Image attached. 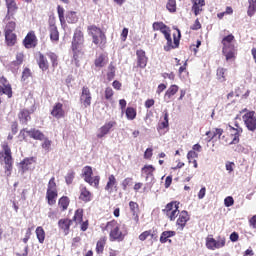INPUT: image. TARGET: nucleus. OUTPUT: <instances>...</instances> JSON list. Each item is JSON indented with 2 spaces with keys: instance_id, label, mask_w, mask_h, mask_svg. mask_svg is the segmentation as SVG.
Returning <instances> with one entry per match:
<instances>
[{
  "instance_id": "1",
  "label": "nucleus",
  "mask_w": 256,
  "mask_h": 256,
  "mask_svg": "<svg viewBox=\"0 0 256 256\" xmlns=\"http://www.w3.org/2000/svg\"><path fill=\"white\" fill-rule=\"evenodd\" d=\"M71 49L73 53V61L76 67H79V61L85 56V35L81 30H75Z\"/></svg>"
},
{
  "instance_id": "2",
  "label": "nucleus",
  "mask_w": 256,
  "mask_h": 256,
  "mask_svg": "<svg viewBox=\"0 0 256 256\" xmlns=\"http://www.w3.org/2000/svg\"><path fill=\"white\" fill-rule=\"evenodd\" d=\"M104 231L109 232V239L112 242L117 241L121 243V241H125V237H127V231H121V223L115 219L106 223Z\"/></svg>"
},
{
  "instance_id": "3",
  "label": "nucleus",
  "mask_w": 256,
  "mask_h": 256,
  "mask_svg": "<svg viewBox=\"0 0 256 256\" xmlns=\"http://www.w3.org/2000/svg\"><path fill=\"white\" fill-rule=\"evenodd\" d=\"M87 33L92 38V43L100 47V49H105L107 45V35L103 32L99 26L92 24L87 26Z\"/></svg>"
},
{
  "instance_id": "4",
  "label": "nucleus",
  "mask_w": 256,
  "mask_h": 256,
  "mask_svg": "<svg viewBox=\"0 0 256 256\" xmlns=\"http://www.w3.org/2000/svg\"><path fill=\"white\" fill-rule=\"evenodd\" d=\"M0 159L4 162L5 173L7 177H11L13 171V154L9 143L4 142L2 145V152H0Z\"/></svg>"
},
{
  "instance_id": "5",
  "label": "nucleus",
  "mask_w": 256,
  "mask_h": 256,
  "mask_svg": "<svg viewBox=\"0 0 256 256\" xmlns=\"http://www.w3.org/2000/svg\"><path fill=\"white\" fill-rule=\"evenodd\" d=\"M57 197H59L57 182H55V177H52L48 182L46 190V201L50 207H53L57 203Z\"/></svg>"
},
{
  "instance_id": "6",
  "label": "nucleus",
  "mask_w": 256,
  "mask_h": 256,
  "mask_svg": "<svg viewBox=\"0 0 256 256\" xmlns=\"http://www.w3.org/2000/svg\"><path fill=\"white\" fill-rule=\"evenodd\" d=\"M179 205H181V202L179 201H171L168 204L165 205V207L162 209L163 215L169 219V221H175L177 217H179Z\"/></svg>"
},
{
  "instance_id": "7",
  "label": "nucleus",
  "mask_w": 256,
  "mask_h": 256,
  "mask_svg": "<svg viewBox=\"0 0 256 256\" xmlns=\"http://www.w3.org/2000/svg\"><path fill=\"white\" fill-rule=\"evenodd\" d=\"M164 37L167 41L164 46V51H171V49H177V47H179L181 41V32L179 30L177 31V34H173V39L171 38V31L166 32Z\"/></svg>"
},
{
  "instance_id": "8",
  "label": "nucleus",
  "mask_w": 256,
  "mask_h": 256,
  "mask_svg": "<svg viewBox=\"0 0 256 256\" xmlns=\"http://www.w3.org/2000/svg\"><path fill=\"white\" fill-rule=\"evenodd\" d=\"M230 135L232 137L231 141L225 139V136L222 137L223 141L228 145H237L239 143V138L241 137V133H243V128L239 126L238 123L235 124V127L229 126Z\"/></svg>"
},
{
  "instance_id": "9",
  "label": "nucleus",
  "mask_w": 256,
  "mask_h": 256,
  "mask_svg": "<svg viewBox=\"0 0 256 256\" xmlns=\"http://www.w3.org/2000/svg\"><path fill=\"white\" fill-rule=\"evenodd\" d=\"M225 243V237L219 236L217 240H215V238H213V235H209L206 238V247L210 251H215V249H223V247H225Z\"/></svg>"
},
{
  "instance_id": "10",
  "label": "nucleus",
  "mask_w": 256,
  "mask_h": 256,
  "mask_svg": "<svg viewBox=\"0 0 256 256\" xmlns=\"http://www.w3.org/2000/svg\"><path fill=\"white\" fill-rule=\"evenodd\" d=\"M91 101H93L91 90L89 89V87L84 86L80 94V103L84 107V109H88V107H91Z\"/></svg>"
},
{
  "instance_id": "11",
  "label": "nucleus",
  "mask_w": 256,
  "mask_h": 256,
  "mask_svg": "<svg viewBox=\"0 0 256 256\" xmlns=\"http://www.w3.org/2000/svg\"><path fill=\"white\" fill-rule=\"evenodd\" d=\"M38 43H39V40L37 39V35L33 30L28 32L23 40V45L25 49H35Z\"/></svg>"
},
{
  "instance_id": "12",
  "label": "nucleus",
  "mask_w": 256,
  "mask_h": 256,
  "mask_svg": "<svg viewBox=\"0 0 256 256\" xmlns=\"http://www.w3.org/2000/svg\"><path fill=\"white\" fill-rule=\"evenodd\" d=\"M7 13L5 16L6 21H11L15 17V13L19 11V6L17 5L16 0H5Z\"/></svg>"
},
{
  "instance_id": "13",
  "label": "nucleus",
  "mask_w": 256,
  "mask_h": 256,
  "mask_svg": "<svg viewBox=\"0 0 256 256\" xmlns=\"http://www.w3.org/2000/svg\"><path fill=\"white\" fill-rule=\"evenodd\" d=\"M176 220V226L179 231H183L185 227H187V222L190 221L191 216L189 215V212L186 210H182L179 212Z\"/></svg>"
},
{
  "instance_id": "14",
  "label": "nucleus",
  "mask_w": 256,
  "mask_h": 256,
  "mask_svg": "<svg viewBox=\"0 0 256 256\" xmlns=\"http://www.w3.org/2000/svg\"><path fill=\"white\" fill-rule=\"evenodd\" d=\"M242 119L248 129V131H256V117L255 111H248Z\"/></svg>"
},
{
  "instance_id": "15",
  "label": "nucleus",
  "mask_w": 256,
  "mask_h": 256,
  "mask_svg": "<svg viewBox=\"0 0 256 256\" xmlns=\"http://www.w3.org/2000/svg\"><path fill=\"white\" fill-rule=\"evenodd\" d=\"M0 95H7L8 99L13 97V89L11 84L4 76L0 77Z\"/></svg>"
},
{
  "instance_id": "16",
  "label": "nucleus",
  "mask_w": 256,
  "mask_h": 256,
  "mask_svg": "<svg viewBox=\"0 0 256 256\" xmlns=\"http://www.w3.org/2000/svg\"><path fill=\"white\" fill-rule=\"evenodd\" d=\"M104 189L108 192V195H113V193H117V191H119V187L117 186V178L115 175L111 174L108 176V180Z\"/></svg>"
},
{
  "instance_id": "17",
  "label": "nucleus",
  "mask_w": 256,
  "mask_h": 256,
  "mask_svg": "<svg viewBox=\"0 0 256 256\" xmlns=\"http://www.w3.org/2000/svg\"><path fill=\"white\" fill-rule=\"evenodd\" d=\"M115 125H117L116 121L106 122L102 127H100L98 129V133H97L96 137L98 139H103V137H105L106 135H109V132L111 131V129L113 127H115Z\"/></svg>"
},
{
  "instance_id": "18",
  "label": "nucleus",
  "mask_w": 256,
  "mask_h": 256,
  "mask_svg": "<svg viewBox=\"0 0 256 256\" xmlns=\"http://www.w3.org/2000/svg\"><path fill=\"white\" fill-rule=\"evenodd\" d=\"M50 115H52L54 119H63V117H65V109H63V103H55L52 107Z\"/></svg>"
},
{
  "instance_id": "19",
  "label": "nucleus",
  "mask_w": 256,
  "mask_h": 256,
  "mask_svg": "<svg viewBox=\"0 0 256 256\" xmlns=\"http://www.w3.org/2000/svg\"><path fill=\"white\" fill-rule=\"evenodd\" d=\"M136 57L137 67H139L140 69H145L147 67V61H149L147 55L145 54V51L143 49L137 50Z\"/></svg>"
},
{
  "instance_id": "20",
  "label": "nucleus",
  "mask_w": 256,
  "mask_h": 256,
  "mask_svg": "<svg viewBox=\"0 0 256 256\" xmlns=\"http://www.w3.org/2000/svg\"><path fill=\"white\" fill-rule=\"evenodd\" d=\"M36 63L41 71H49V60H47L43 53L38 52Z\"/></svg>"
},
{
  "instance_id": "21",
  "label": "nucleus",
  "mask_w": 256,
  "mask_h": 256,
  "mask_svg": "<svg viewBox=\"0 0 256 256\" xmlns=\"http://www.w3.org/2000/svg\"><path fill=\"white\" fill-rule=\"evenodd\" d=\"M71 225H73V220L68 218H63L58 221V227L63 231L64 235H69Z\"/></svg>"
},
{
  "instance_id": "22",
  "label": "nucleus",
  "mask_w": 256,
  "mask_h": 256,
  "mask_svg": "<svg viewBox=\"0 0 256 256\" xmlns=\"http://www.w3.org/2000/svg\"><path fill=\"white\" fill-rule=\"evenodd\" d=\"M80 201H83L84 203H89L93 200V193L87 189V186H80V195H79Z\"/></svg>"
},
{
  "instance_id": "23",
  "label": "nucleus",
  "mask_w": 256,
  "mask_h": 256,
  "mask_svg": "<svg viewBox=\"0 0 256 256\" xmlns=\"http://www.w3.org/2000/svg\"><path fill=\"white\" fill-rule=\"evenodd\" d=\"M177 93H179V87L176 84H172L164 94V101L170 103Z\"/></svg>"
},
{
  "instance_id": "24",
  "label": "nucleus",
  "mask_w": 256,
  "mask_h": 256,
  "mask_svg": "<svg viewBox=\"0 0 256 256\" xmlns=\"http://www.w3.org/2000/svg\"><path fill=\"white\" fill-rule=\"evenodd\" d=\"M222 54L226 61H235L237 59V49H235V46L232 48H222Z\"/></svg>"
},
{
  "instance_id": "25",
  "label": "nucleus",
  "mask_w": 256,
  "mask_h": 256,
  "mask_svg": "<svg viewBox=\"0 0 256 256\" xmlns=\"http://www.w3.org/2000/svg\"><path fill=\"white\" fill-rule=\"evenodd\" d=\"M149 237L152 239V241H157L159 237L157 236V230H146L138 236V239L139 241H147Z\"/></svg>"
},
{
  "instance_id": "26",
  "label": "nucleus",
  "mask_w": 256,
  "mask_h": 256,
  "mask_svg": "<svg viewBox=\"0 0 256 256\" xmlns=\"http://www.w3.org/2000/svg\"><path fill=\"white\" fill-rule=\"evenodd\" d=\"M27 135L30 139H34L35 141H43L45 139V134L36 128H31L27 131Z\"/></svg>"
},
{
  "instance_id": "27",
  "label": "nucleus",
  "mask_w": 256,
  "mask_h": 256,
  "mask_svg": "<svg viewBox=\"0 0 256 256\" xmlns=\"http://www.w3.org/2000/svg\"><path fill=\"white\" fill-rule=\"evenodd\" d=\"M18 119L22 125H28L31 121V112L28 109H21L18 113Z\"/></svg>"
},
{
  "instance_id": "28",
  "label": "nucleus",
  "mask_w": 256,
  "mask_h": 256,
  "mask_svg": "<svg viewBox=\"0 0 256 256\" xmlns=\"http://www.w3.org/2000/svg\"><path fill=\"white\" fill-rule=\"evenodd\" d=\"M23 61H25V54L23 52H18L16 54V59L10 63V68L19 69L21 65H23Z\"/></svg>"
},
{
  "instance_id": "29",
  "label": "nucleus",
  "mask_w": 256,
  "mask_h": 256,
  "mask_svg": "<svg viewBox=\"0 0 256 256\" xmlns=\"http://www.w3.org/2000/svg\"><path fill=\"white\" fill-rule=\"evenodd\" d=\"M107 63H109V57L105 53L99 54V56L94 61L95 67H98V68L105 67Z\"/></svg>"
},
{
  "instance_id": "30",
  "label": "nucleus",
  "mask_w": 256,
  "mask_h": 256,
  "mask_svg": "<svg viewBox=\"0 0 256 256\" xmlns=\"http://www.w3.org/2000/svg\"><path fill=\"white\" fill-rule=\"evenodd\" d=\"M192 3V11L197 17L203 11V7H205V0H192Z\"/></svg>"
},
{
  "instance_id": "31",
  "label": "nucleus",
  "mask_w": 256,
  "mask_h": 256,
  "mask_svg": "<svg viewBox=\"0 0 256 256\" xmlns=\"http://www.w3.org/2000/svg\"><path fill=\"white\" fill-rule=\"evenodd\" d=\"M235 41V36L233 34H229L225 36L221 43L223 45L222 49H229L235 47V44L233 43Z\"/></svg>"
},
{
  "instance_id": "32",
  "label": "nucleus",
  "mask_w": 256,
  "mask_h": 256,
  "mask_svg": "<svg viewBox=\"0 0 256 256\" xmlns=\"http://www.w3.org/2000/svg\"><path fill=\"white\" fill-rule=\"evenodd\" d=\"M6 45L13 47L17 43V34L13 32H4Z\"/></svg>"
},
{
  "instance_id": "33",
  "label": "nucleus",
  "mask_w": 256,
  "mask_h": 256,
  "mask_svg": "<svg viewBox=\"0 0 256 256\" xmlns=\"http://www.w3.org/2000/svg\"><path fill=\"white\" fill-rule=\"evenodd\" d=\"M216 79L219 83H225L227 81V68L218 67L216 70Z\"/></svg>"
},
{
  "instance_id": "34",
  "label": "nucleus",
  "mask_w": 256,
  "mask_h": 256,
  "mask_svg": "<svg viewBox=\"0 0 256 256\" xmlns=\"http://www.w3.org/2000/svg\"><path fill=\"white\" fill-rule=\"evenodd\" d=\"M153 31H161L164 35L168 33V31H171V28H169L165 23L163 22H154L152 24Z\"/></svg>"
},
{
  "instance_id": "35",
  "label": "nucleus",
  "mask_w": 256,
  "mask_h": 256,
  "mask_svg": "<svg viewBox=\"0 0 256 256\" xmlns=\"http://www.w3.org/2000/svg\"><path fill=\"white\" fill-rule=\"evenodd\" d=\"M70 203H71V200L67 196H62L61 198H59L58 207H59L60 211H62V212L67 211V209H69Z\"/></svg>"
},
{
  "instance_id": "36",
  "label": "nucleus",
  "mask_w": 256,
  "mask_h": 256,
  "mask_svg": "<svg viewBox=\"0 0 256 256\" xmlns=\"http://www.w3.org/2000/svg\"><path fill=\"white\" fill-rule=\"evenodd\" d=\"M36 161H37V158L28 157V158H24L23 161L20 162V165L23 171H29V167H31V164L36 163Z\"/></svg>"
},
{
  "instance_id": "37",
  "label": "nucleus",
  "mask_w": 256,
  "mask_h": 256,
  "mask_svg": "<svg viewBox=\"0 0 256 256\" xmlns=\"http://www.w3.org/2000/svg\"><path fill=\"white\" fill-rule=\"evenodd\" d=\"M105 245H107V237L100 238L96 243V253L101 255L105 251Z\"/></svg>"
},
{
  "instance_id": "38",
  "label": "nucleus",
  "mask_w": 256,
  "mask_h": 256,
  "mask_svg": "<svg viewBox=\"0 0 256 256\" xmlns=\"http://www.w3.org/2000/svg\"><path fill=\"white\" fill-rule=\"evenodd\" d=\"M49 31H50L51 41H53L54 43H57V41H59V30H57V26L50 25Z\"/></svg>"
},
{
  "instance_id": "39",
  "label": "nucleus",
  "mask_w": 256,
  "mask_h": 256,
  "mask_svg": "<svg viewBox=\"0 0 256 256\" xmlns=\"http://www.w3.org/2000/svg\"><path fill=\"white\" fill-rule=\"evenodd\" d=\"M163 129H169V113L164 114V121L158 124L157 131L161 133Z\"/></svg>"
},
{
  "instance_id": "40",
  "label": "nucleus",
  "mask_w": 256,
  "mask_h": 256,
  "mask_svg": "<svg viewBox=\"0 0 256 256\" xmlns=\"http://www.w3.org/2000/svg\"><path fill=\"white\" fill-rule=\"evenodd\" d=\"M141 171L144 175H146V179H149V177H153L155 167L153 165H144Z\"/></svg>"
},
{
  "instance_id": "41",
  "label": "nucleus",
  "mask_w": 256,
  "mask_h": 256,
  "mask_svg": "<svg viewBox=\"0 0 256 256\" xmlns=\"http://www.w3.org/2000/svg\"><path fill=\"white\" fill-rule=\"evenodd\" d=\"M125 113L128 121H134V119H137V109L133 107H127Z\"/></svg>"
},
{
  "instance_id": "42",
  "label": "nucleus",
  "mask_w": 256,
  "mask_h": 256,
  "mask_svg": "<svg viewBox=\"0 0 256 256\" xmlns=\"http://www.w3.org/2000/svg\"><path fill=\"white\" fill-rule=\"evenodd\" d=\"M46 57L50 59L52 67L55 69L59 65V56L55 52H47Z\"/></svg>"
},
{
  "instance_id": "43",
  "label": "nucleus",
  "mask_w": 256,
  "mask_h": 256,
  "mask_svg": "<svg viewBox=\"0 0 256 256\" xmlns=\"http://www.w3.org/2000/svg\"><path fill=\"white\" fill-rule=\"evenodd\" d=\"M35 233L39 243H45V229H43L41 226H38L35 230Z\"/></svg>"
},
{
  "instance_id": "44",
  "label": "nucleus",
  "mask_w": 256,
  "mask_h": 256,
  "mask_svg": "<svg viewBox=\"0 0 256 256\" xmlns=\"http://www.w3.org/2000/svg\"><path fill=\"white\" fill-rule=\"evenodd\" d=\"M176 233L175 231H164L162 232L161 236H160V243H167V240L170 237H175Z\"/></svg>"
},
{
  "instance_id": "45",
  "label": "nucleus",
  "mask_w": 256,
  "mask_h": 256,
  "mask_svg": "<svg viewBox=\"0 0 256 256\" xmlns=\"http://www.w3.org/2000/svg\"><path fill=\"white\" fill-rule=\"evenodd\" d=\"M249 6L247 10L248 17H253L256 13V0H248Z\"/></svg>"
},
{
  "instance_id": "46",
  "label": "nucleus",
  "mask_w": 256,
  "mask_h": 256,
  "mask_svg": "<svg viewBox=\"0 0 256 256\" xmlns=\"http://www.w3.org/2000/svg\"><path fill=\"white\" fill-rule=\"evenodd\" d=\"M82 223L83 222V208H79L75 211L74 216L72 218V222Z\"/></svg>"
},
{
  "instance_id": "47",
  "label": "nucleus",
  "mask_w": 256,
  "mask_h": 256,
  "mask_svg": "<svg viewBox=\"0 0 256 256\" xmlns=\"http://www.w3.org/2000/svg\"><path fill=\"white\" fill-rule=\"evenodd\" d=\"M42 141H43L41 144L42 149H44V151L49 153V151H51V145H53V141H51L49 138L45 136H44V139H42Z\"/></svg>"
},
{
  "instance_id": "48",
  "label": "nucleus",
  "mask_w": 256,
  "mask_h": 256,
  "mask_svg": "<svg viewBox=\"0 0 256 256\" xmlns=\"http://www.w3.org/2000/svg\"><path fill=\"white\" fill-rule=\"evenodd\" d=\"M166 9H168L169 13L177 12V1L176 0H168L166 4Z\"/></svg>"
},
{
  "instance_id": "49",
  "label": "nucleus",
  "mask_w": 256,
  "mask_h": 256,
  "mask_svg": "<svg viewBox=\"0 0 256 256\" xmlns=\"http://www.w3.org/2000/svg\"><path fill=\"white\" fill-rule=\"evenodd\" d=\"M84 181H89V178L93 177V168L91 166H85L83 168Z\"/></svg>"
},
{
  "instance_id": "50",
  "label": "nucleus",
  "mask_w": 256,
  "mask_h": 256,
  "mask_svg": "<svg viewBox=\"0 0 256 256\" xmlns=\"http://www.w3.org/2000/svg\"><path fill=\"white\" fill-rule=\"evenodd\" d=\"M101 181V177L99 176H90L88 180H85L86 183H89L91 186L96 187V189L99 187V182Z\"/></svg>"
},
{
  "instance_id": "51",
  "label": "nucleus",
  "mask_w": 256,
  "mask_h": 256,
  "mask_svg": "<svg viewBox=\"0 0 256 256\" xmlns=\"http://www.w3.org/2000/svg\"><path fill=\"white\" fill-rule=\"evenodd\" d=\"M113 95H115V91H113V88L106 87L104 91V97L106 101H113Z\"/></svg>"
},
{
  "instance_id": "52",
  "label": "nucleus",
  "mask_w": 256,
  "mask_h": 256,
  "mask_svg": "<svg viewBox=\"0 0 256 256\" xmlns=\"http://www.w3.org/2000/svg\"><path fill=\"white\" fill-rule=\"evenodd\" d=\"M108 71L107 79L108 81H113V79H115V66L113 65V62L109 64Z\"/></svg>"
},
{
  "instance_id": "53",
  "label": "nucleus",
  "mask_w": 256,
  "mask_h": 256,
  "mask_svg": "<svg viewBox=\"0 0 256 256\" xmlns=\"http://www.w3.org/2000/svg\"><path fill=\"white\" fill-rule=\"evenodd\" d=\"M16 28H17V23H15V21H10L6 24L4 33H13V31H15Z\"/></svg>"
},
{
  "instance_id": "54",
  "label": "nucleus",
  "mask_w": 256,
  "mask_h": 256,
  "mask_svg": "<svg viewBox=\"0 0 256 256\" xmlns=\"http://www.w3.org/2000/svg\"><path fill=\"white\" fill-rule=\"evenodd\" d=\"M129 209L132 215H136V213H139V204L135 201L129 202Z\"/></svg>"
},
{
  "instance_id": "55",
  "label": "nucleus",
  "mask_w": 256,
  "mask_h": 256,
  "mask_svg": "<svg viewBox=\"0 0 256 256\" xmlns=\"http://www.w3.org/2000/svg\"><path fill=\"white\" fill-rule=\"evenodd\" d=\"M57 13L60 23H65V9L61 5L57 6Z\"/></svg>"
},
{
  "instance_id": "56",
  "label": "nucleus",
  "mask_w": 256,
  "mask_h": 256,
  "mask_svg": "<svg viewBox=\"0 0 256 256\" xmlns=\"http://www.w3.org/2000/svg\"><path fill=\"white\" fill-rule=\"evenodd\" d=\"M66 19L68 21V23H77V13L74 11H70L68 12Z\"/></svg>"
},
{
  "instance_id": "57",
  "label": "nucleus",
  "mask_w": 256,
  "mask_h": 256,
  "mask_svg": "<svg viewBox=\"0 0 256 256\" xmlns=\"http://www.w3.org/2000/svg\"><path fill=\"white\" fill-rule=\"evenodd\" d=\"M132 183H133V178H131V177L125 178V179L122 181V183H121L123 191H127V188H128Z\"/></svg>"
},
{
  "instance_id": "58",
  "label": "nucleus",
  "mask_w": 256,
  "mask_h": 256,
  "mask_svg": "<svg viewBox=\"0 0 256 256\" xmlns=\"http://www.w3.org/2000/svg\"><path fill=\"white\" fill-rule=\"evenodd\" d=\"M33 73H31V69L29 68H24L22 72V81H27L29 77H32Z\"/></svg>"
},
{
  "instance_id": "59",
  "label": "nucleus",
  "mask_w": 256,
  "mask_h": 256,
  "mask_svg": "<svg viewBox=\"0 0 256 256\" xmlns=\"http://www.w3.org/2000/svg\"><path fill=\"white\" fill-rule=\"evenodd\" d=\"M197 157H199V154L197 152H195V150H190L187 153V159H188L189 163H191V161L197 159Z\"/></svg>"
},
{
  "instance_id": "60",
  "label": "nucleus",
  "mask_w": 256,
  "mask_h": 256,
  "mask_svg": "<svg viewBox=\"0 0 256 256\" xmlns=\"http://www.w3.org/2000/svg\"><path fill=\"white\" fill-rule=\"evenodd\" d=\"M224 205L225 207H233V205H235V200L233 199V196H227L224 199Z\"/></svg>"
},
{
  "instance_id": "61",
  "label": "nucleus",
  "mask_w": 256,
  "mask_h": 256,
  "mask_svg": "<svg viewBox=\"0 0 256 256\" xmlns=\"http://www.w3.org/2000/svg\"><path fill=\"white\" fill-rule=\"evenodd\" d=\"M73 179H75V172L68 173L65 177L67 185H71V183H73Z\"/></svg>"
},
{
  "instance_id": "62",
  "label": "nucleus",
  "mask_w": 256,
  "mask_h": 256,
  "mask_svg": "<svg viewBox=\"0 0 256 256\" xmlns=\"http://www.w3.org/2000/svg\"><path fill=\"white\" fill-rule=\"evenodd\" d=\"M201 22L199 21V18H197L194 22V24L190 27L192 31H199L201 29Z\"/></svg>"
},
{
  "instance_id": "63",
  "label": "nucleus",
  "mask_w": 256,
  "mask_h": 256,
  "mask_svg": "<svg viewBox=\"0 0 256 256\" xmlns=\"http://www.w3.org/2000/svg\"><path fill=\"white\" fill-rule=\"evenodd\" d=\"M212 133H213L212 137H219V139H221V135H223V129H221V128H214L212 130Z\"/></svg>"
},
{
  "instance_id": "64",
  "label": "nucleus",
  "mask_w": 256,
  "mask_h": 256,
  "mask_svg": "<svg viewBox=\"0 0 256 256\" xmlns=\"http://www.w3.org/2000/svg\"><path fill=\"white\" fill-rule=\"evenodd\" d=\"M151 157H153V148H147L144 152V159L151 160Z\"/></svg>"
}]
</instances>
